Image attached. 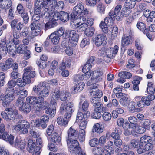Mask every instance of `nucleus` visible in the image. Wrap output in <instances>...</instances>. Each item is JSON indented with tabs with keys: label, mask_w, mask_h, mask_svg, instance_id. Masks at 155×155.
Listing matches in <instances>:
<instances>
[{
	"label": "nucleus",
	"mask_w": 155,
	"mask_h": 155,
	"mask_svg": "<svg viewBox=\"0 0 155 155\" xmlns=\"http://www.w3.org/2000/svg\"><path fill=\"white\" fill-rule=\"evenodd\" d=\"M57 20H55V18L53 17V18L50 21L47 22L45 25V28L46 29H50L57 26L58 23L56 22Z\"/></svg>",
	"instance_id": "c85d7f7f"
},
{
	"label": "nucleus",
	"mask_w": 155,
	"mask_h": 155,
	"mask_svg": "<svg viewBox=\"0 0 155 155\" xmlns=\"http://www.w3.org/2000/svg\"><path fill=\"white\" fill-rule=\"evenodd\" d=\"M141 143H142L143 147L144 144L150 143L151 140V137L149 136L144 135L140 139Z\"/></svg>",
	"instance_id": "4c0bfd02"
},
{
	"label": "nucleus",
	"mask_w": 155,
	"mask_h": 155,
	"mask_svg": "<svg viewBox=\"0 0 155 155\" xmlns=\"http://www.w3.org/2000/svg\"><path fill=\"white\" fill-rule=\"evenodd\" d=\"M42 86L44 87H46L45 83L43 82L42 83V85L40 84L38 85H35L33 88V90L34 92L37 93L41 89V87H42Z\"/></svg>",
	"instance_id": "3c124183"
},
{
	"label": "nucleus",
	"mask_w": 155,
	"mask_h": 155,
	"mask_svg": "<svg viewBox=\"0 0 155 155\" xmlns=\"http://www.w3.org/2000/svg\"><path fill=\"white\" fill-rule=\"evenodd\" d=\"M0 138L6 141H8L11 145L14 143V137L11 135L9 136L8 133L5 131L0 133Z\"/></svg>",
	"instance_id": "f8f14e48"
},
{
	"label": "nucleus",
	"mask_w": 155,
	"mask_h": 155,
	"mask_svg": "<svg viewBox=\"0 0 155 155\" xmlns=\"http://www.w3.org/2000/svg\"><path fill=\"white\" fill-rule=\"evenodd\" d=\"M20 16L23 19L24 23L27 24L28 23L29 20V17L27 12H25L20 14Z\"/></svg>",
	"instance_id": "864d4df0"
},
{
	"label": "nucleus",
	"mask_w": 155,
	"mask_h": 155,
	"mask_svg": "<svg viewBox=\"0 0 155 155\" xmlns=\"http://www.w3.org/2000/svg\"><path fill=\"white\" fill-rule=\"evenodd\" d=\"M90 116V113L89 112H86L84 113L81 111H79L77 115L76 121L81 120V121L86 122L87 123L88 121V118Z\"/></svg>",
	"instance_id": "9b49d317"
},
{
	"label": "nucleus",
	"mask_w": 155,
	"mask_h": 155,
	"mask_svg": "<svg viewBox=\"0 0 155 155\" xmlns=\"http://www.w3.org/2000/svg\"><path fill=\"white\" fill-rule=\"evenodd\" d=\"M45 112L47 114H49L51 116H54L55 114L56 110L53 108H48L45 110Z\"/></svg>",
	"instance_id": "bf43d9fd"
},
{
	"label": "nucleus",
	"mask_w": 155,
	"mask_h": 155,
	"mask_svg": "<svg viewBox=\"0 0 155 155\" xmlns=\"http://www.w3.org/2000/svg\"><path fill=\"white\" fill-rule=\"evenodd\" d=\"M90 39L88 38H84L81 41L80 45L81 47L84 48L90 43Z\"/></svg>",
	"instance_id": "0e129e2a"
},
{
	"label": "nucleus",
	"mask_w": 155,
	"mask_h": 155,
	"mask_svg": "<svg viewBox=\"0 0 155 155\" xmlns=\"http://www.w3.org/2000/svg\"><path fill=\"white\" fill-rule=\"evenodd\" d=\"M89 105L88 101H84L82 104V111H83L84 113H85L86 112H88L87 110L88 109Z\"/></svg>",
	"instance_id": "680f3d73"
},
{
	"label": "nucleus",
	"mask_w": 155,
	"mask_h": 155,
	"mask_svg": "<svg viewBox=\"0 0 155 155\" xmlns=\"http://www.w3.org/2000/svg\"><path fill=\"white\" fill-rule=\"evenodd\" d=\"M128 120L130 123L132 124L133 127H135L137 124V119L133 116H130L128 118Z\"/></svg>",
	"instance_id": "6e6d98bb"
},
{
	"label": "nucleus",
	"mask_w": 155,
	"mask_h": 155,
	"mask_svg": "<svg viewBox=\"0 0 155 155\" xmlns=\"http://www.w3.org/2000/svg\"><path fill=\"white\" fill-rule=\"evenodd\" d=\"M13 63V61L12 58L7 59L5 63H3V65L1 67L2 70L3 71H6L8 69L12 67V64Z\"/></svg>",
	"instance_id": "6ab92c4d"
},
{
	"label": "nucleus",
	"mask_w": 155,
	"mask_h": 155,
	"mask_svg": "<svg viewBox=\"0 0 155 155\" xmlns=\"http://www.w3.org/2000/svg\"><path fill=\"white\" fill-rule=\"evenodd\" d=\"M71 63V61L68 58H64L61 64L60 65L59 68L61 70H63L65 69L66 68H69L70 67Z\"/></svg>",
	"instance_id": "4be33fe9"
},
{
	"label": "nucleus",
	"mask_w": 155,
	"mask_h": 155,
	"mask_svg": "<svg viewBox=\"0 0 155 155\" xmlns=\"http://www.w3.org/2000/svg\"><path fill=\"white\" fill-rule=\"evenodd\" d=\"M55 97L57 99H60L62 101H65L71 96L70 93L64 91L60 92L59 90L55 89L54 92Z\"/></svg>",
	"instance_id": "0eeeda50"
},
{
	"label": "nucleus",
	"mask_w": 155,
	"mask_h": 155,
	"mask_svg": "<svg viewBox=\"0 0 155 155\" xmlns=\"http://www.w3.org/2000/svg\"><path fill=\"white\" fill-rule=\"evenodd\" d=\"M97 10L100 13H104L105 10V7L101 2H98L97 4Z\"/></svg>",
	"instance_id": "c03bdc74"
},
{
	"label": "nucleus",
	"mask_w": 155,
	"mask_h": 155,
	"mask_svg": "<svg viewBox=\"0 0 155 155\" xmlns=\"http://www.w3.org/2000/svg\"><path fill=\"white\" fill-rule=\"evenodd\" d=\"M51 140L52 142L56 143H59L61 140V137L59 136L58 134L56 132L53 133L51 136Z\"/></svg>",
	"instance_id": "473e14b6"
},
{
	"label": "nucleus",
	"mask_w": 155,
	"mask_h": 155,
	"mask_svg": "<svg viewBox=\"0 0 155 155\" xmlns=\"http://www.w3.org/2000/svg\"><path fill=\"white\" fill-rule=\"evenodd\" d=\"M91 74L90 72H87L81 75H76L74 77V79L76 81L82 80L85 81L90 78Z\"/></svg>",
	"instance_id": "f3484780"
},
{
	"label": "nucleus",
	"mask_w": 155,
	"mask_h": 155,
	"mask_svg": "<svg viewBox=\"0 0 155 155\" xmlns=\"http://www.w3.org/2000/svg\"><path fill=\"white\" fill-rule=\"evenodd\" d=\"M15 146L21 149H23L25 148L26 142L22 141L16 139L15 143Z\"/></svg>",
	"instance_id": "e433bc0d"
},
{
	"label": "nucleus",
	"mask_w": 155,
	"mask_h": 155,
	"mask_svg": "<svg viewBox=\"0 0 155 155\" xmlns=\"http://www.w3.org/2000/svg\"><path fill=\"white\" fill-rule=\"evenodd\" d=\"M104 151L102 148L98 147L94 148L92 150L93 153L95 155H104Z\"/></svg>",
	"instance_id": "a18cd8bd"
},
{
	"label": "nucleus",
	"mask_w": 155,
	"mask_h": 155,
	"mask_svg": "<svg viewBox=\"0 0 155 155\" xmlns=\"http://www.w3.org/2000/svg\"><path fill=\"white\" fill-rule=\"evenodd\" d=\"M53 17L55 20L59 19L64 22L68 21L69 20V14L67 12L63 11L55 12Z\"/></svg>",
	"instance_id": "423d86ee"
},
{
	"label": "nucleus",
	"mask_w": 155,
	"mask_h": 155,
	"mask_svg": "<svg viewBox=\"0 0 155 155\" xmlns=\"http://www.w3.org/2000/svg\"><path fill=\"white\" fill-rule=\"evenodd\" d=\"M132 12L131 9L128 8V7H124L121 10L120 12V15L122 17H128L129 15Z\"/></svg>",
	"instance_id": "2f4dec72"
},
{
	"label": "nucleus",
	"mask_w": 155,
	"mask_h": 155,
	"mask_svg": "<svg viewBox=\"0 0 155 155\" xmlns=\"http://www.w3.org/2000/svg\"><path fill=\"white\" fill-rule=\"evenodd\" d=\"M87 85L90 86L89 89L90 90H93V89L97 88L98 85L95 83H93L92 80H89L87 83Z\"/></svg>",
	"instance_id": "e2e57ef3"
},
{
	"label": "nucleus",
	"mask_w": 155,
	"mask_h": 155,
	"mask_svg": "<svg viewBox=\"0 0 155 155\" xmlns=\"http://www.w3.org/2000/svg\"><path fill=\"white\" fill-rule=\"evenodd\" d=\"M49 104L47 102L41 101L36 107V110L38 111L46 110L49 107Z\"/></svg>",
	"instance_id": "aec40b11"
},
{
	"label": "nucleus",
	"mask_w": 155,
	"mask_h": 155,
	"mask_svg": "<svg viewBox=\"0 0 155 155\" xmlns=\"http://www.w3.org/2000/svg\"><path fill=\"white\" fill-rule=\"evenodd\" d=\"M19 110L23 113L27 114L31 111V107L30 104L27 103H25L19 107Z\"/></svg>",
	"instance_id": "bb28decb"
},
{
	"label": "nucleus",
	"mask_w": 155,
	"mask_h": 155,
	"mask_svg": "<svg viewBox=\"0 0 155 155\" xmlns=\"http://www.w3.org/2000/svg\"><path fill=\"white\" fill-rule=\"evenodd\" d=\"M26 47H27V46L25 47L22 45H19L16 48L17 52L19 53H23L25 51Z\"/></svg>",
	"instance_id": "338daca9"
},
{
	"label": "nucleus",
	"mask_w": 155,
	"mask_h": 155,
	"mask_svg": "<svg viewBox=\"0 0 155 155\" xmlns=\"http://www.w3.org/2000/svg\"><path fill=\"white\" fill-rule=\"evenodd\" d=\"M131 36L130 35L123 37L121 40V50L124 51L125 50V47L127 46L131 43Z\"/></svg>",
	"instance_id": "dca6fc26"
},
{
	"label": "nucleus",
	"mask_w": 155,
	"mask_h": 155,
	"mask_svg": "<svg viewBox=\"0 0 155 155\" xmlns=\"http://www.w3.org/2000/svg\"><path fill=\"white\" fill-rule=\"evenodd\" d=\"M135 0H126L125 2V7L131 9L135 5Z\"/></svg>",
	"instance_id": "37998d69"
},
{
	"label": "nucleus",
	"mask_w": 155,
	"mask_h": 155,
	"mask_svg": "<svg viewBox=\"0 0 155 155\" xmlns=\"http://www.w3.org/2000/svg\"><path fill=\"white\" fill-rule=\"evenodd\" d=\"M94 31V28L93 27H88L84 31L85 34L87 36L91 37L93 35Z\"/></svg>",
	"instance_id": "ea45409f"
},
{
	"label": "nucleus",
	"mask_w": 155,
	"mask_h": 155,
	"mask_svg": "<svg viewBox=\"0 0 155 155\" xmlns=\"http://www.w3.org/2000/svg\"><path fill=\"white\" fill-rule=\"evenodd\" d=\"M67 144L68 146L69 151L73 154H77V153L79 152L81 150L79 147L78 142L75 140H67Z\"/></svg>",
	"instance_id": "20e7f679"
},
{
	"label": "nucleus",
	"mask_w": 155,
	"mask_h": 155,
	"mask_svg": "<svg viewBox=\"0 0 155 155\" xmlns=\"http://www.w3.org/2000/svg\"><path fill=\"white\" fill-rule=\"evenodd\" d=\"M49 92L47 88H44L38 93L39 97H42L44 99V97H46L49 94Z\"/></svg>",
	"instance_id": "a19ab883"
},
{
	"label": "nucleus",
	"mask_w": 155,
	"mask_h": 155,
	"mask_svg": "<svg viewBox=\"0 0 155 155\" xmlns=\"http://www.w3.org/2000/svg\"><path fill=\"white\" fill-rule=\"evenodd\" d=\"M22 79L21 78L17 79L16 81V85L20 87L25 86L26 84L24 80H22Z\"/></svg>",
	"instance_id": "69168bd1"
},
{
	"label": "nucleus",
	"mask_w": 155,
	"mask_h": 155,
	"mask_svg": "<svg viewBox=\"0 0 155 155\" xmlns=\"http://www.w3.org/2000/svg\"><path fill=\"white\" fill-rule=\"evenodd\" d=\"M85 84L83 82H81L75 85L72 89V91L73 94H75L81 91L84 88Z\"/></svg>",
	"instance_id": "5701e85b"
},
{
	"label": "nucleus",
	"mask_w": 155,
	"mask_h": 155,
	"mask_svg": "<svg viewBox=\"0 0 155 155\" xmlns=\"http://www.w3.org/2000/svg\"><path fill=\"white\" fill-rule=\"evenodd\" d=\"M18 125L13 126V129L16 132L20 131L23 134L28 133V129L30 127V124L28 122L25 120H21L18 122Z\"/></svg>",
	"instance_id": "7ed1b4c3"
},
{
	"label": "nucleus",
	"mask_w": 155,
	"mask_h": 155,
	"mask_svg": "<svg viewBox=\"0 0 155 155\" xmlns=\"http://www.w3.org/2000/svg\"><path fill=\"white\" fill-rule=\"evenodd\" d=\"M42 0H35L34 1V13L37 15L40 14L43 9L44 10H51L50 5L44 3Z\"/></svg>",
	"instance_id": "f03ea898"
},
{
	"label": "nucleus",
	"mask_w": 155,
	"mask_h": 155,
	"mask_svg": "<svg viewBox=\"0 0 155 155\" xmlns=\"http://www.w3.org/2000/svg\"><path fill=\"white\" fill-rule=\"evenodd\" d=\"M93 106L94 108V110H95L97 111H100L103 112L106 110L105 107L103 106V104L101 102H98Z\"/></svg>",
	"instance_id": "c9c22d12"
},
{
	"label": "nucleus",
	"mask_w": 155,
	"mask_h": 155,
	"mask_svg": "<svg viewBox=\"0 0 155 155\" xmlns=\"http://www.w3.org/2000/svg\"><path fill=\"white\" fill-rule=\"evenodd\" d=\"M129 101L128 98L125 96L123 97L119 101L120 104L123 107H126L128 105Z\"/></svg>",
	"instance_id": "79ce46f5"
},
{
	"label": "nucleus",
	"mask_w": 155,
	"mask_h": 155,
	"mask_svg": "<svg viewBox=\"0 0 155 155\" xmlns=\"http://www.w3.org/2000/svg\"><path fill=\"white\" fill-rule=\"evenodd\" d=\"M122 6L121 5H118L116 6L114 11H111L109 13L110 16H113L112 19L114 20L115 19L117 21L122 20V17L119 16L120 11L121 9Z\"/></svg>",
	"instance_id": "6e6552de"
},
{
	"label": "nucleus",
	"mask_w": 155,
	"mask_h": 155,
	"mask_svg": "<svg viewBox=\"0 0 155 155\" xmlns=\"http://www.w3.org/2000/svg\"><path fill=\"white\" fill-rule=\"evenodd\" d=\"M107 43V38L106 36L104 35L99 34L95 37V43L97 46L104 45Z\"/></svg>",
	"instance_id": "1a4fd4ad"
},
{
	"label": "nucleus",
	"mask_w": 155,
	"mask_h": 155,
	"mask_svg": "<svg viewBox=\"0 0 155 155\" xmlns=\"http://www.w3.org/2000/svg\"><path fill=\"white\" fill-rule=\"evenodd\" d=\"M69 118H66L65 116L64 118L61 117H59L57 118V121L59 125L66 126L68 123Z\"/></svg>",
	"instance_id": "c756f323"
},
{
	"label": "nucleus",
	"mask_w": 155,
	"mask_h": 155,
	"mask_svg": "<svg viewBox=\"0 0 155 155\" xmlns=\"http://www.w3.org/2000/svg\"><path fill=\"white\" fill-rule=\"evenodd\" d=\"M150 103L151 102L147 101V97L144 96L143 97L141 100L138 101L137 103L138 106L141 108L144 107L145 105L149 106L150 105Z\"/></svg>",
	"instance_id": "393cba45"
},
{
	"label": "nucleus",
	"mask_w": 155,
	"mask_h": 155,
	"mask_svg": "<svg viewBox=\"0 0 155 155\" xmlns=\"http://www.w3.org/2000/svg\"><path fill=\"white\" fill-rule=\"evenodd\" d=\"M73 104L71 102L67 104L62 103L60 107V111L61 113L65 111V117L70 118L73 111L72 109Z\"/></svg>",
	"instance_id": "39448f33"
},
{
	"label": "nucleus",
	"mask_w": 155,
	"mask_h": 155,
	"mask_svg": "<svg viewBox=\"0 0 155 155\" xmlns=\"http://www.w3.org/2000/svg\"><path fill=\"white\" fill-rule=\"evenodd\" d=\"M16 81L12 80H10L8 83V88L6 90V94L0 96V101H2V105L4 107L9 106L10 103L15 98V90L13 88L16 85Z\"/></svg>",
	"instance_id": "f257e3e1"
},
{
	"label": "nucleus",
	"mask_w": 155,
	"mask_h": 155,
	"mask_svg": "<svg viewBox=\"0 0 155 155\" xmlns=\"http://www.w3.org/2000/svg\"><path fill=\"white\" fill-rule=\"evenodd\" d=\"M23 80L25 81L26 84L29 83L31 82V78L29 75V73H28L25 72L23 76Z\"/></svg>",
	"instance_id": "13d9d810"
},
{
	"label": "nucleus",
	"mask_w": 155,
	"mask_h": 155,
	"mask_svg": "<svg viewBox=\"0 0 155 155\" xmlns=\"http://www.w3.org/2000/svg\"><path fill=\"white\" fill-rule=\"evenodd\" d=\"M101 112L102 111H97L95 110H94L93 112L91 114V116L93 118L97 119H99L101 116Z\"/></svg>",
	"instance_id": "de8ad7c7"
},
{
	"label": "nucleus",
	"mask_w": 155,
	"mask_h": 155,
	"mask_svg": "<svg viewBox=\"0 0 155 155\" xmlns=\"http://www.w3.org/2000/svg\"><path fill=\"white\" fill-rule=\"evenodd\" d=\"M18 94L21 96L20 97L22 98L25 97L27 95V92L24 89L20 90L18 92Z\"/></svg>",
	"instance_id": "774afa93"
},
{
	"label": "nucleus",
	"mask_w": 155,
	"mask_h": 155,
	"mask_svg": "<svg viewBox=\"0 0 155 155\" xmlns=\"http://www.w3.org/2000/svg\"><path fill=\"white\" fill-rule=\"evenodd\" d=\"M136 104L134 102H131L129 103L128 105V110L132 113L138 111V109L135 108Z\"/></svg>",
	"instance_id": "49530a36"
},
{
	"label": "nucleus",
	"mask_w": 155,
	"mask_h": 155,
	"mask_svg": "<svg viewBox=\"0 0 155 155\" xmlns=\"http://www.w3.org/2000/svg\"><path fill=\"white\" fill-rule=\"evenodd\" d=\"M77 30L78 32H81L86 31L88 27V25L86 23H83L80 24V23H77L75 25Z\"/></svg>",
	"instance_id": "7c9ffc66"
},
{
	"label": "nucleus",
	"mask_w": 155,
	"mask_h": 155,
	"mask_svg": "<svg viewBox=\"0 0 155 155\" xmlns=\"http://www.w3.org/2000/svg\"><path fill=\"white\" fill-rule=\"evenodd\" d=\"M84 8V5L82 2H79L74 7L73 11H74L76 13L79 15L81 14V12Z\"/></svg>",
	"instance_id": "a878e982"
},
{
	"label": "nucleus",
	"mask_w": 155,
	"mask_h": 155,
	"mask_svg": "<svg viewBox=\"0 0 155 155\" xmlns=\"http://www.w3.org/2000/svg\"><path fill=\"white\" fill-rule=\"evenodd\" d=\"M7 48H8V52L9 54H14L15 53V51L16 49V45L14 44H13V43H9L7 45Z\"/></svg>",
	"instance_id": "72a5a7b5"
},
{
	"label": "nucleus",
	"mask_w": 155,
	"mask_h": 155,
	"mask_svg": "<svg viewBox=\"0 0 155 155\" xmlns=\"http://www.w3.org/2000/svg\"><path fill=\"white\" fill-rule=\"evenodd\" d=\"M118 51V47L115 45L114 48H109L107 49L105 51V53L107 56L110 58L113 59L115 57Z\"/></svg>",
	"instance_id": "9d476101"
},
{
	"label": "nucleus",
	"mask_w": 155,
	"mask_h": 155,
	"mask_svg": "<svg viewBox=\"0 0 155 155\" xmlns=\"http://www.w3.org/2000/svg\"><path fill=\"white\" fill-rule=\"evenodd\" d=\"M90 94L92 93L94 95L96 96L97 98H99L101 97L103 95L102 91L96 88L93 89L90 91Z\"/></svg>",
	"instance_id": "58836bf2"
},
{
	"label": "nucleus",
	"mask_w": 155,
	"mask_h": 155,
	"mask_svg": "<svg viewBox=\"0 0 155 155\" xmlns=\"http://www.w3.org/2000/svg\"><path fill=\"white\" fill-rule=\"evenodd\" d=\"M2 3L0 4V8L6 10L11 7L12 2L11 0H4Z\"/></svg>",
	"instance_id": "cd10ccee"
},
{
	"label": "nucleus",
	"mask_w": 155,
	"mask_h": 155,
	"mask_svg": "<svg viewBox=\"0 0 155 155\" xmlns=\"http://www.w3.org/2000/svg\"><path fill=\"white\" fill-rule=\"evenodd\" d=\"M28 146L27 147V149L30 153H32L35 151V149L38 147L36 145L35 140L32 139H29L28 142Z\"/></svg>",
	"instance_id": "a211bd4d"
},
{
	"label": "nucleus",
	"mask_w": 155,
	"mask_h": 155,
	"mask_svg": "<svg viewBox=\"0 0 155 155\" xmlns=\"http://www.w3.org/2000/svg\"><path fill=\"white\" fill-rule=\"evenodd\" d=\"M124 71L120 72L118 74L119 77L120 78L118 79L117 81V82L123 83L126 81V78Z\"/></svg>",
	"instance_id": "603ef678"
},
{
	"label": "nucleus",
	"mask_w": 155,
	"mask_h": 155,
	"mask_svg": "<svg viewBox=\"0 0 155 155\" xmlns=\"http://www.w3.org/2000/svg\"><path fill=\"white\" fill-rule=\"evenodd\" d=\"M71 33V34L70 35V38H71L70 40V43L71 45L74 47L76 46L78 44L79 35L76 33V31L74 30H72Z\"/></svg>",
	"instance_id": "4468645a"
},
{
	"label": "nucleus",
	"mask_w": 155,
	"mask_h": 155,
	"mask_svg": "<svg viewBox=\"0 0 155 155\" xmlns=\"http://www.w3.org/2000/svg\"><path fill=\"white\" fill-rule=\"evenodd\" d=\"M26 100L27 103L33 105L39 104L41 101H44V99L41 97L35 96L28 97Z\"/></svg>",
	"instance_id": "ddd939ff"
},
{
	"label": "nucleus",
	"mask_w": 155,
	"mask_h": 155,
	"mask_svg": "<svg viewBox=\"0 0 155 155\" xmlns=\"http://www.w3.org/2000/svg\"><path fill=\"white\" fill-rule=\"evenodd\" d=\"M142 125L147 129L149 130L150 128V125L151 124L150 120L148 119H145L142 122Z\"/></svg>",
	"instance_id": "4d7b16f0"
},
{
	"label": "nucleus",
	"mask_w": 155,
	"mask_h": 155,
	"mask_svg": "<svg viewBox=\"0 0 155 155\" xmlns=\"http://www.w3.org/2000/svg\"><path fill=\"white\" fill-rule=\"evenodd\" d=\"M32 34L34 36L41 35V31L40 27L38 26H36V28L32 31Z\"/></svg>",
	"instance_id": "8fccbe9b"
},
{
	"label": "nucleus",
	"mask_w": 155,
	"mask_h": 155,
	"mask_svg": "<svg viewBox=\"0 0 155 155\" xmlns=\"http://www.w3.org/2000/svg\"><path fill=\"white\" fill-rule=\"evenodd\" d=\"M93 72V78H91L93 83L96 84L97 83L101 81L102 80V72L95 71Z\"/></svg>",
	"instance_id": "2eb2a0df"
},
{
	"label": "nucleus",
	"mask_w": 155,
	"mask_h": 155,
	"mask_svg": "<svg viewBox=\"0 0 155 155\" xmlns=\"http://www.w3.org/2000/svg\"><path fill=\"white\" fill-rule=\"evenodd\" d=\"M6 43V37H3L1 38L0 40V48L1 51L4 54H6L8 53V48H7V45Z\"/></svg>",
	"instance_id": "412c9836"
},
{
	"label": "nucleus",
	"mask_w": 155,
	"mask_h": 155,
	"mask_svg": "<svg viewBox=\"0 0 155 155\" xmlns=\"http://www.w3.org/2000/svg\"><path fill=\"white\" fill-rule=\"evenodd\" d=\"M92 130L94 132H97L99 133H101L103 130L102 128L100 127V124L98 123L96 124L93 127Z\"/></svg>",
	"instance_id": "09e8293b"
},
{
	"label": "nucleus",
	"mask_w": 155,
	"mask_h": 155,
	"mask_svg": "<svg viewBox=\"0 0 155 155\" xmlns=\"http://www.w3.org/2000/svg\"><path fill=\"white\" fill-rule=\"evenodd\" d=\"M131 146L134 148H138L139 147H143L142 143L140 140L138 139H133L130 142Z\"/></svg>",
	"instance_id": "f704fd0d"
},
{
	"label": "nucleus",
	"mask_w": 155,
	"mask_h": 155,
	"mask_svg": "<svg viewBox=\"0 0 155 155\" xmlns=\"http://www.w3.org/2000/svg\"><path fill=\"white\" fill-rule=\"evenodd\" d=\"M68 137L67 140H75L77 139V136H76L77 133L76 130L71 127L68 131Z\"/></svg>",
	"instance_id": "b1692460"
},
{
	"label": "nucleus",
	"mask_w": 155,
	"mask_h": 155,
	"mask_svg": "<svg viewBox=\"0 0 155 155\" xmlns=\"http://www.w3.org/2000/svg\"><path fill=\"white\" fill-rule=\"evenodd\" d=\"M102 117L104 120L106 121L110 120L112 117L111 114L107 112H104L102 115Z\"/></svg>",
	"instance_id": "052dcab7"
},
{
	"label": "nucleus",
	"mask_w": 155,
	"mask_h": 155,
	"mask_svg": "<svg viewBox=\"0 0 155 155\" xmlns=\"http://www.w3.org/2000/svg\"><path fill=\"white\" fill-rule=\"evenodd\" d=\"M97 3L96 0H86L85 4L88 7H94Z\"/></svg>",
	"instance_id": "5fc2aeb1"
}]
</instances>
